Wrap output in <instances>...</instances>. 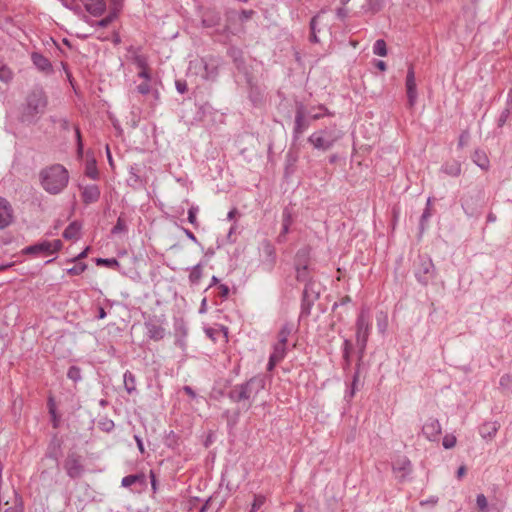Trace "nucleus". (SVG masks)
<instances>
[{
    "instance_id": "obj_1",
    "label": "nucleus",
    "mask_w": 512,
    "mask_h": 512,
    "mask_svg": "<svg viewBox=\"0 0 512 512\" xmlns=\"http://www.w3.org/2000/svg\"><path fill=\"white\" fill-rule=\"evenodd\" d=\"M265 388V381L261 377H253L245 383L235 385L228 393L229 399L249 409L258 394Z\"/></svg>"
},
{
    "instance_id": "obj_2",
    "label": "nucleus",
    "mask_w": 512,
    "mask_h": 512,
    "mask_svg": "<svg viewBox=\"0 0 512 512\" xmlns=\"http://www.w3.org/2000/svg\"><path fill=\"white\" fill-rule=\"evenodd\" d=\"M40 182L43 189L52 195L61 193L68 185V170L61 164H53L41 170Z\"/></svg>"
},
{
    "instance_id": "obj_3",
    "label": "nucleus",
    "mask_w": 512,
    "mask_h": 512,
    "mask_svg": "<svg viewBox=\"0 0 512 512\" xmlns=\"http://www.w3.org/2000/svg\"><path fill=\"white\" fill-rule=\"evenodd\" d=\"M47 97L43 90L35 89L29 93L21 110V121L35 123L45 112Z\"/></svg>"
},
{
    "instance_id": "obj_4",
    "label": "nucleus",
    "mask_w": 512,
    "mask_h": 512,
    "mask_svg": "<svg viewBox=\"0 0 512 512\" xmlns=\"http://www.w3.org/2000/svg\"><path fill=\"white\" fill-rule=\"evenodd\" d=\"M372 328L371 317L368 309H361L356 320V344L360 357L363 356L367 346L368 337Z\"/></svg>"
},
{
    "instance_id": "obj_5",
    "label": "nucleus",
    "mask_w": 512,
    "mask_h": 512,
    "mask_svg": "<svg viewBox=\"0 0 512 512\" xmlns=\"http://www.w3.org/2000/svg\"><path fill=\"white\" fill-rule=\"evenodd\" d=\"M437 271L428 255H419L415 264L414 275L418 283L427 286L436 277Z\"/></svg>"
},
{
    "instance_id": "obj_6",
    "label": "nucleus",
    "mask_w": 512,
    "mask_h": 512,
    "mask_svg": "<svg viewBox=\"0 0 512 512\" xmlns=\"http://www.w3.org/2000/svg\"><path fill=\"white\" fill-rule=\"evenodd\" d=\"M62 247L60 240L42 241L34 245L26 247L23 252L25 254H32L36 257L50 256L59 251Z\"/></svg>"
},
{
    "instance_id": "obj_7",
    "label": "nucleus",
    "mask_w": 512,
    "mask_h": 512,
    "mask_svg": "<svg viewBox=\"0 0 512 512\" xmlns=\"http://www.w3.org/2000/svg\"><path fill=\"white\" fill-rule=\"evenodd\" d=\"M319 292L313 289V283L306 284L303 291V299L301 305L300 319L303 320L305 317L311 314V308L315 300H318Z\"/></svg>"
},
{
    "instance_id": "obj_8",
    "label": "nucleus",
    "mask_w": 512,
    "mask_h": 512,
    "mask_svg": "<svg viewBox=\"0 0 512 512\" xmlns=\"http://www.w3.org/2000/svg\"><path fill=\"white\" fill-rule=\"evenodd\" d=\"M405 86L408 104L410 107H413L416 104L418 93L415 79V71L412 64H410L407 69Z\"/></svg>"
},
{
    "instance_id": "obj_9",
    "label": "nucleus",
    "mask_w": 512,
    "mask_h": 512,
    "mask_svg": "<svg viewBox=\"0 0 512 512\" xmlns=\"http://www.w3.org/2000/svg\"><path fill=\"white\" fill-rule=\"evenodd\" d=\"M441 432V425L439 421L435 418L427 419V421L422 427V433L429 441H437L439 439Z\"/></svg>"
},
{
    "instance_id": "obj_10",
    "label": "nucleus",
    "mask_w": 512,
    "mask_h": 512,
    "mask_svg": "<svg viewBox=\"0 0 512 512\" xmlns=\"http://www.w3.org/2000/svg\"><path fill=\"white\" fill-rule=\"evenodd\" d=\"M13 221V208L9 201L0 197V230L9 226Z\"/></svg>"
},
{
    "instance_id": "obj_11",
    "label": "nucleus",
    "mask_w": 512,
    "mask_h": 512,
    "mask_svg": "<svg viewBox=\"0 0 512 512\" xmlns=\"http://www.w3.org/2000/svg\"><path fill=\"white\" fill-rule=\"evenodd\" d=\"M146 335L155 341H159L165 336V329L158 323L156 319H149L144 322Z\"/></svg>"
},
{
    "instance_id": "obj_12",
    "label": "nucleus",
    "mask_w": 512,
    "mask_h": 512,
    "mask_svg": "<svg viewBox=\"0 0 512 512\" xmlns=\"http://www.w3.org/2000/svg\"><path fill=\"white\" fill-rule=\"evenodd\" d=\"M64 468L71 478H78L83 472V467L79 459L74 455H69L65 461Z\"/></svg>"
},
{
    "instance_id": "obj_13",
    "label": "nucleus",
    "mask_w": 512,
    "mask_h": 512,
    "mask_svg": "<svg viewBox=\"0 0 512 512\" xmlns=\"http://www.w3.org/2000/svg\"><path fill=\"white\" fill-rule=\"evenodd\" d=\"M197 65L204 70L202 77L206 80H213L218 74V65L214 60L206 61L201 59Z\"/></svg>"
},
{
    "instance_id": "obj_14",
    "label": "nucleus",
    "mask_w": 512,
    "mask_h": 512,
    "mask_svg": "<svg viewBox=\"0 0 512 512\" xmlns=\"http://www.w3.org/2000/svg\"><path fill=\"white\" fill-rule=\"evenodd\" d=\"M308 255L307 250H301L296 255V272H297V279L304 281L306 280L308 265L305 262V258Z\"/></svg>"
},
{
    "instance_id": "obj_15",
    "label": "nucleus",
    "mask_w": 512,
    "mask_h": 512,
    "mask_svg": "<svg viewBox=\"0 0 512 512\" xmlns=\"http://www.w3.org/2000/svg\"><path fill=\"white\" fill-rule=\"evenodd\" d=\"M512 117V88L507 93L505 108L501 111L497 119V127H503L506 122Z\"/></svg>"
},
{
    "instance_id": "obj_16",
    "label": "nucleus",
    "mask_w": 512,
    "mask_h": 512,
    "mask_svg": "<svg viewBox=\"0 0 512 512\" xmlns=\"http://www.w3.org/2000/svg\"><path fill=\"white\" fill-rule=\"evenodd\" d=\"M31 59L39 71L45 74H51L53 72L51 62L42 54L34 52L31 55Z\"/></svg>"
},
{
    "instance_id": "obj_17",
    "label": "nucleus",
    "mask_w": 512,
    "mask_h": 512,
    "mask_svg": "<svg viewBox=\"0 0 512 512\" xmlns=\"http://www.w3.org/2000/svg\"><path fill=\"white\" fill-rule=\"evenodd\" d=\"M85 9L93 16H100L106 10L105 0H81Z\"/></svg>"
},
{
    "instance_id": "obj_18",
    "label": "nucleus",
    "mask_w": 512,
    "mask_h": 512,
    "mask_svg": "<svg viewBox=\"0 0 512 512\" xmlns=\"http://www.w3.org/2000/svg\"><path fill=\"white\" fill-rule=\"evenodd\" d=\"M100 197V190L97 185H87L82 191V198L86 204L96 202Z\"/></svg>"
},
{
    "instance_id": "obj_19",
    "label": "nucleus",
    "mask_w": 512,
    "mask_h": 512,
    "mask_svg": "<svg viewBox=\"0 0 512 512\" xmlns=\"http://www.w3.org/2000/svg\"><path fill=\"white\" fill-rule=\"evenodd\" d=\"M441 172L450 177H458L461 174V163L457 160L446 161L441 166Z\"/></svg>"
},
{
    "instance_id": "obj_20",
    "label": "nucleus",
    "mask_w": 512,
    "mask_h": 512,
    "mask_svg": "<svg viewBox=\"0 0 512 512\" xmlns=\"http://www.w3.org/2000/svg\"><path fill=\"white\" fill-rule=\"evenodd\" d=\"M499 429V424L497 422H486L479 428L480 435L487 439L493 438Z\"/></svg>"
},
{
    "instance_id": "obj_21",
    "label": "nucleus",
    "mask_w": 512,
    "mask_h": 512,
    "mask_svg": "<svg viewBox=\"0 0 512 512\" xmlns=\"http://www.w3.org/2000/svg\"><path fill=\"white\" fill-rule=\"evenodd\" d=\"M81 225L74 221L70 223L63 232V237L67 240H76L79 238Z\"/></svg>"
},
{
    "instance_id": "obj_22",
    "label": "nucleus",
    "mask_w": 512,
    "mask_h": 512,
    "mask_svg": "<svg viewBox=\"0 0 512 512\" xmlns=\"http://www.w3.org/2000/svg\"><path fill=\"white\" fill-rule=\"evenodd\" d=\"M124 388L128 394L136 393V379L132 372L129 370L125 371L123 375Z\"/></svg>"
},
{
    "instance_id": "obj_23",
    "label": "nucleus",
    "mask_w": 512,
    "mask_h": 512,
    "mask_svg": "<svg viewBox=\"0 0 512 512\" xmlns=\"http://www.w3.org/2000/svg\"><path fill=\"white\" fill-rule=\"evenodd\" d=\"M473 162L482 170H487L489 168V159L483 151L476 150L474 152Z\"/></svg>"
},
{
    "instance_id": "obj_24",
    "label": "nucleus",
    "mask_w": 512,
    "mask_h": 512,
    "mask_svg": "<svg viewBox=\"0 0 512 512\" xmlns=\"http://www.w3.org/2000/svg\"><path fill=\"white\" fill-rule=\"evenodd\" d=\"M430 205H431V199L428 198L427 199L426 207L423 210V213H422V215L420 217L419 229H420L421 233L424 232V230L426 229L427 223H428L430 217L432 216Z\"/></svg>"
},
{
    "instance_id": "obj_25",
    "label": "nucleus",
    "mask_w": 512,
    "mask_h": 512,
    "mask_svg": "<svg viewBox=\"0 0 512 512\" xmlns=\"http://www.w3.org/2000/svg\"><path fill=\"white\" fill-rule=\"evenodd\" d=\"M393 469L403 472L402 476H405L411 472V461L407 457H403L393 465Z\"/></svg>"
},
{
    "instance_id": "obj_26",
    "label": "nucleus",
    "mask_w": 512,
    "mask_h": 512,
    "mask_svg": "<svg viewBox=\"0 0 512 512\" xmlns=\"http://www.w3.org/2000/svg\"><path fill=\"white\" fill-rule=\"evenodd\" d=\"M202 278V264L198 263L190 268L189 281L192 284H198Z\"/></svg>"
},
{
    "instance_id": "obj_27",
    "label": "nucleus",
    "mask_w": 512,
    "mask_h": 512,
    "mask_svg": "<svg viewBox=\"0 0 512 512\" xmlns=\"http://www.w3.org/2000/svg\"><path fill=\"white\" fill-rule=\"evenodd\" d=\"M117 17V12L112 11L110 12L105 18L99 20V21H93L91 23V26L98 27V28H105L109 24H111Z\"/></svg>"
},
{
    "instance_id": "obj_28",
    "label": "nucleus",
    "mask_w": 512,
    "mask_h": 512,
    "mask_svg": "<svg viewBox=\"0 0 512 512\" xmlns=\"http://www.w3.org/2000/svg\"><path fill=\"white\" fill-rule=\"evenodd\" d=\"M373 53L375 55L385 57L387 55V45L383 39H377L373 45Z\"/></svg>"
},
{
    "instance_id": "obj_29",
    "label": "nucleus",
    "mask_w": 512,
    "mask_h": 512,
    "mask_svg": "<svg viewBox=\"0 0 512 512\" xmlns=\"http://www.w3.org/2000/svg\"><path fill=\"white\" fill-rule=\"evenodd\" d=\"M385 0H367L366 11L377 13L384 7Z\"/></svg>"
},
{
    "instance_id": "obj_30",
    "label": "nucleus",
    "mask_w": 512,
    "mask_h": 512,
    "mask_svg": "<svg viewBox=\"0 0 512 512\" xmlns=\"http://www.w3.org/2000/svg\"><path fill=\"white\" fill-rule=\"evenodd\" d=\"M137 64L141 68V71L138 73V77L142 78L145 82H150L151 76L146 67L145 60L143 58H137Z\"/></svg>"
},
{
    "instance_id": "obj_31",
    "label": "nucleus",
    "mask_w": 512,
    "mask_h": 512,
    "mask_svg": "<svg viewBox=\"0 0 512 512\" xmlns=\"http://www.w3.org/2000/svg\"><path fill=\"white\" fill-rule=\"evenodd\" d=\"M286 353V344L284 343H276L273 348V352L270 356L273 357V359L282 360Z\"/></svg>"
},
{
    "instance_id": "obj_32",
    "label": "nucleus",
    "mask_w": 512,
    "mask_h": 512,
    "mask_svg": "<svg viewBox=\"0 0 512 512\" xmlns=\"http://www.w3.org/2000/svg\"><path fill=\"white\" fill-rule=\"evenodd\" d=\"M470 200H472V198H468V197L461 198V206H462L464 213L468 217H473L476 214V210L474 207L471 206Z\"/></svg>"
},
{
    "instance_id": "obj_33",
    "label": "nucleus",
    "mask_w": 512,
    "mask_h": 512,
    "mask_svg": "<svg viewBox=\"0 0 512 512\" xmlns=\"http://www.w3.org/2000/svg\"><path fill=\"white\" fill-rule=\"evenodd\" d=\"M305 129L304 116L301 109H298L295 119V132L301 133Z\"/></svg>"
},
{
    "instance_id": "obj_34",
    "label": "nucleus",
    "mask_w": 512,
    "mask_h": 512,
    "mask_svg": "<svg viewBox=\"0 0 512 512\" xmlns=\"http://www.w3.org/2000/svg\"><path fill=\"white\" fill-rule=\"evenodd\" d=\"M67 377L74 382H78L82 379L81 369L77 366H71L67 372Z\"/></svg>"
},
{
    "instance_id": "obj_35",
    "label": "nucleus",
    "mask_w": 512,
    "mask_h": 512,
    "mask_svg": "<svg viewBox=\"0 0 512 512\" xmlns=\"http://www.w3.org/2000/svg\"><path fill=\"white\" fill-rule=\"evenodd\" d=\"M13 73L12 71L5 65H0V80L8 83L12 80Z\"/></svg>"
},
{
    "instance_id": "obj_36",
    "label": "nucleus",
    "mask_w": 512,
    "mask_h": 512,
    "mask_svg": "<svg viewBox=\"0 0 512 512\" xmlns=\"http://www.w3.org/2000/svg\"><path fill=\"white\" fill-rule=\"evenodd\" d=\"M476 504L478 509L481 512H487L488 510V501L484 494H478L476 497Z\"/></svg>"
},
{
    "instance_id": "obj_37",
    "label": "nucleus",
    "mask_w": 512,
    "mask_h": 512,
    "mask_svg": "<svg viewBox=\"0 0 512 512\" xmlns=\"http://www.w3.org/2000/svg\"><path fill=\"white\" fill-rule=\"evenodd\" d=\"M292 331V326L286 324L282 327V329L279 332V343L286 344L287 339Z\"/></svg>"
},
{
    "instance_id": "obj_38",
    "label": "nucleus",
    "mask_w": 512,
    "mask_h": 512,
    "mask_svg": "<svg viewBox=\"0 0 512 512\" xmlns=\"http://www.w3.org/2000/svg\"><path fill=\"white\" fill-rule=\"evenodd\" d=\"M499 385L504 390H511L512 389V377L509 374H504L501 376Z\"/></svg>"
},
{
    "instance_id": "obj_39",
    "label": "nucleus",
    "mask_w": 512,
    "mask_h": 512,
    "mask_svg": "<svg viewBox=\"0 0 512 512\" xmlns=\"http://www.w3.org/2000/svg\"><path fill=\"white\" fill-rule=\"evenodd\" d=\"M199 209L197 206H191L188 210V221L194 226V227H197L198 226V222H197V213H198Z\"/></svg>"
},
{
    "instance_id": "obj_40",
    "label": "nucleus",
    "mask_w": 512,
    "mask_h": 512,
    "mask_svg": "<svg viewBox=\"0 0 512 512\" xmlns=\"http://www.w3.org/2000/svg\"><path fill=\"white\" fill-rule=\"evenodd\" d=\"M140 478H141V476H139V475H128L122 479L121 484L123 487H129V486L133 485L134 483H136L137 481H139Z\"/></svg>"
},
{
    "instance_id": "obj_41",
    "label": "nucleus",
    "mask_w": 512,
    "mask_h": 512,
    "mask_svg": "<svg viewBox=\"0 0 512 512\" xmlns=\"http://www.w3.org/2000/svg\"><path fill=\"white\" fill-rule=\"evenodd\" d=\"M124 231H126V224L124 220L119 217L116 225L112 228V234H118Z\"/></svg>"
},
{
    "instance_id": "obj_42",
    "label": "nucleus",
    "mask_w": 512,
    "mask_h": 512,
    "mask_svg": "<svg viewBox=\"0 0 512 512\" xmlns=\"http://www.w3.org/2000/svg\"><path fill=\"white\" fill-rule=\"evenodd\" d=\"M219 21H220V16L218 14H216V15L212 16L211 19L203 18L202 24L205 27H212V26L217 25L219 23Z\"/></svg>"
},
{
    "instance_id": "obj_43",
    "label": "nucleus",
    "mask_w": 512,
    "mask_h": 512,
    "mask_svg": "<svg viewBox=\"0 0 512 512\" xmlns=\"http://www.w3.org/2000/svg\"><path fill=\"white\" fill-rule=\"evenodd\" d=\"M264 502H265V497H263L261 495L255 496L254 501L252 503L251 512H255L258 509H260V507L264 504Z\"/></svg>"
},
{
    "instance_id": "obj_44",
    "label": "nucleus",
    "mask_w": 512,
    "mask_h": 512,
    "mask_svg": "<svg viewBox=\"0 0 512 512\" xmlns=\"http://www.w3.org/2000/svg\"><path fill=\"white\" fill-rule=\"evenodd\" d=\"M86 175L92 179H96L98 177V172L95 166V162L88 164L86 167Z\"/></svg>"
},
{
    "instance_id": "obj_45",
    "label": "nucleus",
    "mask_w": 512,
    "mask_h": 512,
    "mask_svg": "<svg viewBox=\"0 0 512 512\" xmlns=\"http://www.w3.org/2000/svg\"><path fill=\"white\" fill-rule=\"evenodd\" d=\"M86 267L87 266L85 264H77V265L69 268L67 270V273L71 274V275H79V274H81L82 272L85 271Z\"/></svg>"
},
{
    "instance_id": "obj_46",
    "label": "nucleus",
    "mask_w": 512,
    "mask_h": 512,
    "mask_svg": "<svg viewBox=\"0 0 512 512\" xmlns=\"http://www.w3.org/2000/svg\"><path fill=\"white\" fill-rule=\"evenodd\" d=\"M387 326H388V323H387L386 316H384L383 318L378 316L377 317V328H378V331L380 333L384 334L386 329H387Z\"/></svg>"
},
{
    "instance_id": "obj_47",
    "label": "nucleus",
    "mask_w": 512,
    "mask_h": 512,
    "mask_svg": "<svg viewBox=\"0 0 512 512\" xmlns=\"http://www.w3.org/2000/svg\"><path fill=\"white\" fill-rule=\"evenodd\" d=\"M316 25H317V16L313 17L311 19V22H310V26H311V40L313 42H318L319 39L317 37V33H316Z\"/></svg>"
},
{
    "instance_id": "obj_48",
    "label": "nucleus",
    "mask_w": 512,
    "mask_h": 512,
    "mask_svg": "<svg viewBox=\"0 0 512 512\" xmlns=\"http://www.w3.org/2000/svg\"><path fill=\"white\" fill-rule=\"evenodd\" d=\"M136 89L142 95H146V94L150 93V91H151L149 82H145V81H143V83L139 84Z\"/></svg>"
},
{
    "instance_id": "obj_49",
    "label": "nucleus",
    "mask_w": 512,
    "mask_h": 512,
    "mask_svg": "<svg viewBox=\"0 0 512 512\" xmlns=\"http://www.w3.org/2000/svg\"><path fill=\"white\" fill-rule=\"evenodd\" d=\"M339 341H341V345L343 346V356L348 358L349 350L352 346L351 342L347 339L342 340L341 338H339Z\"/></svg>"
},
{
    "instance_id": "obj_50",
    "label": "nucleus",
    "mask_w": 512,
    "mask_h": 512,
    "mask_svg": "<svg viewBox=\"0 0 512 512\" xmlns=\"http://www.w3.org/2000/svg\"><path fill=\"white\" fill-rule=\"evenodd\" d=\"M442 444L445 449L453 448L456 444V439L455 437L446 436L444 437Z\"/></svg>"
},
{
    "instance_id": "obj_51",
    "label": "nucleus",
    "mask_w": 512,
    "mask_h": 512,
    "mask_svg": "<svg viewBox=\"0 0 512 512\" xmlns=\"http://www.w3.org/2000/svg\"><path fill=\"white\" fill-rule=\"evenodd\" d=\"M357 382H358V374L356 373L353 377L351 389L346 392L345 398H352L354 396Z\"/></svg>"
},
{
    "instance_id": "obj_52",
    "label": "nucleus",
    "mask_w": 512,
    "mask_h": 512,
    "mask_svg": "<svg viewBox=\"0 0 512 512\" xmlns=\"http://www.w3.org/2000/svg\"><path fill=\"white\" fill-rule=\"evenodd\" d=\"M438 497L437 496H430L428 499L426 500H422L420 501V505L422 507L426 506V505H431V506H434L438 503Z\"/></svg>"
},
{
    "instance_id": "obj_53",
    "label": "nucleus",
    "mask_w": 512,
    "mask_h": 512,
    "mask_svg": "<svg viewBox=\"0 0 512 512\" xmlns=\"http://www.w3.org/2000/svg\"><path fill=\"white\" fill-rule=\"evenodd\" d=\"M97 264H105L107 266H114V265H118V261L114 258L112 259H102V258H99L97 260Z\"/></svg>"
},
{
    "instance_id": "obj_54",
    "label": "nucleus",
    "mask_w": 512,
    "mask_h": 512,
    "mask_svg": "<svg viewBox=\"0 0 512 512\" xmlns=\"http://www.w3.org/2000/svg\"><path fill=\"white\" fill-rule=\"evenodd\" d=\"M315 148H320V134L314 133L309 138Z\"/></svg>"
},
{
    "instance_id": "obj_55",
    "label": "nucleus",
    "mask_w": 512,
    "mask_h": 512,
    "mask_svg": "<svg viewBox=\"0 0 512 512\" xmlns=\"http://www.w3.org/2000/svg\"><path fill=\"white\" fill-rule=\"evenodd\" d=\"M504 506V503H492L490 505V512H503Z\"/></svg>"
},
{
    "instance_id": "obj_56",
    "label": "nucleus",
    "mask_w": 512,
    "mask_h": 512,
    "mask_svg": "<svg viewBox=\"0 0 512 512\" xmlns=\"http://www.w3.org/2000/svg\"><path fill=\"white\" fill-rule=\"evenodd\" d=\"M175 329L177 332L181 333L182 336H186L187 329H186L185 324L182 321H180L176 324Z\"/></svg>"
},
{
    "instance_id": "obj_57",
    "label": "nucleus",
    "mask_w": 512,
    "mask_h": 512,
    "mask_svg": "<svg viewBox=\"0 0 512 512\" xmlns=\"http://www.w3.org/2000/svg\"><path fill=\"white\" fill-rule=\"evenodd\" d=\"M336 15L339 19L343 20L348 15V10L344 7H340L336 10Z\"/></svg>"
},
{
    "instance_id": "obj_58",
    "label": "nucleus",
    "mask_w": 512,
    "mask_h": 512,
    "mask_svg": "<svg viewBox=\"0 0 512 512\" xmlns=\"http://www.w3.org/2000/svg\"><path fill=\"white\" fill-rule=\"evenodd\" d=\"M176 89L179 93L183 94L187 90L186 83L182 81H176Z\"/></svg>"
},
{
    "instance_id": "obj_59",
    "label": "nucleus",
    "mask_w": 512,
    "mask_h": 512,
    "mask_svg": "<svg viewBox=\"0 0 512 512\" xmlns=\"http://www.w3.org/2000/svg\"><path fill=\"white\" fill-rule=\"evenodd\" d=\"M219 289H220L221 296L223 298H227L228 295H229V291H230L229 287L227 285H225V284H220L219 285Z\"/></svg>"
},
{
    "instance_id": "obj_60",
    "label": "nucleus",
    "mask_w": 512,
    "mask_h": 512,
    "mask_svg": "<svg viewBox=\"0 0 512 512\" xmlns=\"http://www.w3.org/2000/svg\"><path fill=\"white\" fill-rule=\"evenodd\" d=\"M182 230H183L184 234L187 236L188 239H190L194 243H198L197 238L195 237V235L189 229L183 228Z\"/></svg>"
},
{
    "instance_id": "obj_61",
    "label": "nucleus",
    "mask_w": 512,
    "mask_h": 512,
    "mask_svg": "<svg viewBox=\"0 0 512 512\" xmlns=\"http://www.w3.org/2000/svg\"><path fill=\"white\" fill-rule=\"evenodd\" d=\"M134 439L137 443V447H138L139 451L141 453H144V445H143L142 439L138 435H135Z\"/></svg>"
},
{
    "instance_id": "obj_62",
    "label": "nucleus",
    "mask_w": 512,
    "mask_h": 512,
    "mask_svg": "<svg viewBox=\"0 0 512 512\" xmlns=\"http://www.w3.org/2000/svg\"><path fill=\"white\" fill-rule=\"evenodd\" d=\"M278 362H280V360H278V359H273V357H272V356H270V358H269V362H268V370H272V369L274 368V366H275Z\"/></svg>"
},
{
    "instance_id": "obj_63",
    "label": "nucleus",
    "mask_w": 512,
    "mask_h": 512,
    "mask_svg": "<svg viewBox=\"0 0 512 512\" xmlns=\"http://www.w3.org/2000/svg\"><path fill=\"white\" fill-rule=\"evenodd\" d=\"M185 336H182L176 340V345H178L181 349H184L186 346V342L184 339Z\"/></svg>"
},
{
    "instance_id": "obj_64",
    "label": "nucleus",
    "mask_w": 512,
    "mask_h": 512,
    "mask_svg": "<svg viewBox=\"0 0 512 512\" xmlns=\"http://www.w3.org/2000/svg\"><path fill=\"white\" fill-rule=\"evenodd\" d=\"M376 67L381 70V71H385L386 68H387V65L384 61L382 60H378L377 63H376Z\"/></svg>"
}]
</instances>
